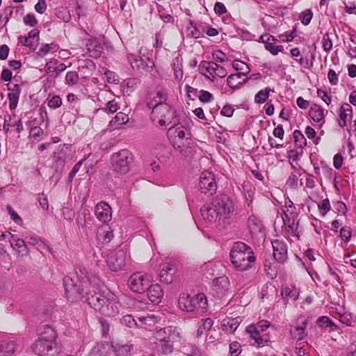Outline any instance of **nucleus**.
Here are the masks:
<instances>
[{
  "mask_svg": "<svg viewBox=\"0 0 356 356\" xmlns=\"http://www.w3.org/2000/svg\"><path fill=\"white\" fill-rule=\"evenodd\" d=\"M95 215L102 222L106 223L111 220L112 211L110 205L104 202H100L95 206Z\"/></svg>",
  "mask_w": 356,
  "mask_h": 356,
  "instance_id": "17",
  "label": "nucleus"
},
{
  "mask_svg": "<svg viewBox=\"0 0 356 356\" xmlns=\"http://www.w3.org/2000/svg\"><path fill=\"white\" fill-rule=\"evenodd\" d=\"M293 138L295 139V143L296 145L300 147H303L306 145V139L305 138L304 135L298 130H296L293 133Z\"/></svg>",
  "mask_w": 356,
  "mask_h": 356,
  "instance_id": "47",
  "label": "nucleus"
},
{
  "mask_svg": "<svg viewBox=\"0 0 356 356\" xmlns=\"http://www.w3.org/2000/svg\"><path fill=\"white\" fill-rule=\"evenodd\" d=\"M261 40L264 43L266 49L273 55H277L279 52H282L284 50L282 46L275 45L277 40L272 35L261 36Z\"/></svg>",
  "mask_w": 356,
  "mask_h": 356,
  "instance_id": "26",
  "label": "nucleus"
},
{
  "mask_svg": "<svg viewBox=\"0 0 356 356\" xmlns=\"http://www.w3.org/2000/svg\"><path fill=\"white\" fill-rule=\"evenodd\" d=\"M178 307L182 311L193 313H203L207 307V300L202 293L191 298L186 293H181L178 299Z\"/></svg>",
  "mask_w": 356,
  "mask_h": 356,
  "instance_id": "4",
  "label": "nucleus"
},
{
  "mask_svg": "<svg viewBox=\"0 0 356 356\" xmlns=\"http://www.w3.org/2000/svg\"><path fill=\"white\" fill-rule=\"evenodd\" d=\"M58 49V45L54 42L50 44H42L38 49L35 51V55L38 57L43 58L49 53L56 52Z\"/></svg>",
  "mask_w": 356,
  "mask_h": 356,
  "instance_id": "35",
  "label": "nucleus"
},
{
  "mask_svg": "<svg viewBox=\"0 0 356 356\" xmlns=\"http://www.w3.org/2000/svg\"><path fill=\"white\" fill-rule=\"evenodd\" d=\"M74 277L64 278V286L67 300L71 302L85 298L88 305L106 316L118 312V297L104 287L99 279L89 275L86 268H76Z\"/></svg>",
  "mask_w": 356,
  "mask_h": 356,
  "instance_id": "1",
  "label": "nucleus"
},
{
  "mask_svg": "<svg viewBox=\"0 0 356 356\" xmlns=\"http://www.w3.org/2000/svg\"><path fill=\"white\" fill-rule=\"evenodd\" d=\"M56 339V332L49 325L42 326L39 333L38 340H40V341H46V347L47 350H54L53 346H57Z\"/></svg>",
  "mask_w": 356,
  "mask_h": 356,
  "instance_id": "15",
  "label": "nucleus"
},
{
  "mask_svg": "<svg viewBox=\"0 0 356 356\" xmlns=\"http://www.w3.org/2000/svg\"><path fill=\"white\" fill-rule=\"evenodd\" d=\"M216 65L214 62L202 61L200 65V73L208 79L213 80Z\"/></svg>",
  "mask_w": 356,
  "mask_h": 356,
  "instance_id": "32",
  "label": "nucleus"
},
{
  "mask_svg": "<svg viewBox=\"0 0 356 356\" xmlns=\"http://www.w3.org/2000/svg\"><path fill=\"white\" fill-rule=\"evenodd\" d=\"M270 323L266 321H261L257 325H250L247 327V332L258 346H263L269 341V337L266 334H261L269 327Z\"/></svg>",
  "mask_w": 356,
  "mask_h": 356,
  "instance_id": "9",
  "label": "nucleus"
},
{
  "mask_svg": "<svg viewBox=\"0 0 356 356\" xmlns=\"http://www.w3.org/2000/svg\"><path fill=\"white\" fill-rule=\"evenodd\" d=\"M322 43H323V48L324 51L328 52L332 49V42L327 34H325L323 37Z\"/></svg>",
  "mask_w": 356,
  "mask_h": 356,
  "instance_id": "56",
  "label": "nucleus"
},
{
  "mask_svg": "<svg viewBox=\"0 0 356 356\" xmlns=\"http://www.w3.org/2000/svg\"><path fill=\"white\" fill-rule=\"evenodd\" d=\"M353 118L352 107L348 104H343L341 106L339 112L338 124L343 128L347 125V122L350 121Z\"/></svg>",
  "mask_w": 356,
  "mask_h": 356,
  "instance_id": "23",
  "label": "nucleus"
},
{
  "mask_svg": "<svg viewBox=\"0 0 356 356\" xmlns=\"http://www.w3.org/2000/svg\"><path fill=\"white\" fill-rule=\"evenodd\" d=\"M229 280L227 277L222 276L215 279L212 284V290L218 296L224 295L229 289Z\"/></svg>",
  "mask_w": 356,
  "mask_h": 356,
  "instance_id": "24",
  "label": "nucleus"
},
{
  "mask_svg": "<svg viewBox=\"0 0 356 356\" xmlns=\"http://www.w3.org/2000/svg\"><path fill=\"white\" fill-rule=\"evenodd\" d=\"M248 227L252 234L261 232L262 227L261 222L254 216H251L248 219Z\"/></svg>",
  "mask_w": 356,
  "mask_h": 356,
  "instance_id": "41",
  "label": "nucleus"
},
{
  "mask_svg": "<svg viewBox=\"0 0 356 356\" xmlns=\"http://www.w3.org/2000/svg\"><path fill=\"white\" fill-rule=\"evenodd\" d=\"M272 245L275 259L280 262H284L287 258L286 244L283 241L277 239L272 241Z\"/></svg>",
  "mask_w": 356,
  "mask_h": 356,
  "instance_id": "22",
  "label": "nucleus"
},
{
  "mask_svg": "<svg viewBox=\"0 0 356 356\" xmlns=\"http://www.w3.org/2000/svg\"><path fill=\"white\" fill-rule=\"evenodd\" d=\"M318 208L321 216H325L331 208L329 200L327 198L323 200L318 204Z\"/></svg>",
  "mask_w": 356,
  "mask_h": 356,
  "instance_id": "50",
  "label": "nucleus"
},
{
  "mask_svg": "<svg viewBox=\"0 0 356 356\" xmlns=\"http://www.w3.org/2000/svg\"><path fill=\"white\" fill-rule=\"evenodd\" d=\"M245 75V72L231 74L227 79V85L233 90L240 88L245 82V79L243 78Z\"/></svg>",
  "mask_w": 356,
  "mask_h": 356,
  "instance_id": "29",
  "label": "nucleus"
},
{
  "mask_svg": "<svg viewBox=\"0 0 356 356\" xmlns=\"http://www.w3.org/2000/svg\"><path fill=\"white\" fill-rule=\"evenodd\" d=\"M86 47L88 51L91 54L90 56L92 57H97L100 55L102 49L101 44L96 40H88Z\"/></svg>",
  "mask_w": 356,
  "mask_h": 356,
  "instance_id": "39",
  "label": "nucleus"
},
{
  "mask_svg": "<svg viewBox=\"0 0 356 356\" xmlns=\"http://www.w3.org/2000/svg\"><path fill=\"white\" fill-rule=\"evenodd\" d=\"M21 353L22 346L15 341L1 342V354L6 355Z\"/></svg>",
  "mask_w": 356,
  "mask_h": 356,
  "instance_id": "31",
  "label": "nucleus"
},
{
  "mask_svg": "<svg viewBox=\"0 0 356 356\" xmlns=\"http://www.w3.org/2000/svg\"><path fill=\"white\" fill-rule=\"evenodd\" d=\"M132 161V153L125 149L114 153L111 159V163L113 171L119 175H125L128 173Z\"/></svg>",
  "mask_w": 356,
  "mask_h": 356,
  "instance_id": "5",
  "label": "nucleus"
},
{
  "mask_svg": "<svg viewBox=\"0 0 356 356\" xmlns=\"http://www.w3.org/2000/svg\"><path fill=\"white\" fill-rule=\"evenodd\" d=\"M181 334L178 329L175 327H167L157 331V348H159L160 353L170 354L172 352L173 344L181 340Z\"/></svg>",
  "mask_w": 356,
  "mask_h": 356,
  "instance_id": "3",
  "label": "nucleus"
},
{
  "mask_svg": "<svg viewBox=\"0 0 356 356\" xmlns=\"http://www.w3.org/2000/svg\"><path fill=\"white\" fill-rule=\"evenodd\" d=\"M79 80V76L75 72H68L65 76V83L68 85H74Z\"/></svg>",
  "mask_w": 356,
  "mask_h": 356,
  "instance_id": "52",
  "label": "nucleus"
},
{
  "mask_svg": "<svg viewBox=\"0 0 356 356\" xmlns=\"http://www.w3.org/2000/svg\"><path fill=\"white\" fill-rule=\"evenodd\" d=\"M310 118L316 122L323 124L325 122L324 110L318 105H314L309 111Z\"/></svg>",
  "mask_w": 356,
  "mask_h": 356,
  "instance_id": "36",
  "label": "nucleus"
},
{
  "mask_svg": "<svg viewBox=\"0 0 356 356\" xmlns=\"http://www.w3.org/2000/svg\"><path fill=\"white\" fill-rule=\"evenodd\" d=\"M243 191L245 193V197L248 201L252 202L253 195H254V189L249 184H244L243 186Z\"/></svg>",
  "mask_w": 356,
  "mask_h": 356,
  "instance_id": "53",
  "label": "nucleus"
},
{
  "mask_svg": "<svg viewBox=\"0 0 356 356\" xmlns=\"http://www.w3.org/2000/svg\"><path fill=\"white\" fill-rule=\"evenodd\" d=\"M106 348H111L112 350V352L108 353L110 354L114 353L117 355H124L130 353L131 346L127 344H122L119 342H113L112 343L111 346L107 343H101L97 344L92 349V353L94 354L102 355L104 353L103 350L106 349Z\"/></svg>",
  "mask_w": 356,
  "mask_h": 356,
  "instance_id": "12",
  "label": "nucleus"
},
{
  "mask_svg": "<svg viewBox=\"0 0 356 356\" xmlns=\"http://www.w3.org/2000/svg\"><path fill=\"white\" fill-rule=\"evenodd\" d=\"M327 79L329 80V82L332 85H337L338 83V76L333 70H330L327 74Z\"/></svg>",
  "mask_w": 356,
  "mask_h": 356,
  "instance_id": "64",
  "label": "nucleus"
},
{
  "mask_svg": "<svg viewBox=\"0 0 356 356\" xmlns=\"http://www.w3.org/2000/svg\"><path fill=\"white\" fill-rule=\"evenodd\" d=\"M140 59H138L134 54H129L127 56V59L133 69L140 70L143 69L146 71H151L154 67V62L153 60V52L149 51L146 47H141L140 49Z\"/></svg>",
  "mask_w": 356,
  "mask_h": 356,
  "instance_id": "6",
  "label": "nucleus"
},
{
  "mask_svg": "<svg viewBox=\"0 0 356 356\" xmlns=\"http://www.w3.org/2000/svg\"><path fill=\"white\" fill-rule=\"evenodd\" d=\"M119 108L118 102L115 99L108 101L103 110L108 113H114Z\"/></svg>",
  "mask_w": 356,
  "mask_h": 356,
  "instance_id": "46",
  "label": "nucleus"
},
{
  "mask_svg": "<svg viewBox=\"0 0 356 356\" xmlns=\"http://www.w3.org/2000/svg\"><path fill=\"white\" fill-rule=\"evenodd\" d=\"M312 17H313V13H312V10H306L301 13L300 19L304 25H308L310 23V22L312 19Z\"/></svg>",
  "mask_w": 356,
  "mask_h": 356,
  "instance_id": "51",
  "label": "nucleus"
},
{
  "mask_svg": "<svg viewBox=\"0 0 356 356\" xmlns=\"http://www.w3.org/2000/svg\"><path fill=\"white\" fill-rule=\"evenodd\" d=\"M199 99L201 102L207 103V102H211V100L213 99V96L208 91L201 90L200 96H199Z\"/></svg>",
  "mask_w": 356,
  "mask_h": 356,
  "instance_id": "61",
  "label": "nucleus"
},
{
  "mask_svg": "<svg viewBox=\"0 0 356 356\" xmlns=\"http://www.w3.org/2000/svg\"><path fill=\"white\" fill-rule=\"evenodd\" d=\"M147 109L150 112L149 117L152 121L154 120V109L156 108V101L152 98L151 100L147 101L146 104Z\"/></svg>",
  "mask_w": 356,
  "mask_h": 356,
  "instance_id": "58",
  "label": "nucleus"
},
{
  "mask_svg": "<svg viewBox=\"0 0 356 356\" xmlns=\"http://www.w3.org/2000/svg\"><path fill=\"white\" fill-rule=\"evenodd\" d=\"M172 67L174 70V75L176 79L181 80L183 78V59L181 56H177L172 63Z\"/></svg>",
  "mask_w": 356,
  "mask_h": 356,
  "instance_id": "37",
  "label": "nucleus"
},
{
  "mask_svg": "<svg viewBox=\"0 0 356 356\" xmlns=\"http://www.w3.org/2000/svg\"><path fill=\"white\" fill-rule=\"evenodd\" d=\"M7 211L10 215L11 218L17 224H21L22 222V220L20 216L14 211L11 206H7Z\"/></svg>",
  "mask_w": 356,
  "mask_h": 356,
  "instance_id": "59",
  "label": "nucleus"
},
{
  "mask_svg": "<svg viewBox=\"0 0 356 356\" xmlns=\"http://www.w3.org/2000/svg\"><path fill=\"white\" fill-rule=\"evenodd\" d=\"M285 207L286 208V211H284L285 217L283 218L284 225L286 227H288L291 229V233L295 235L296 234V227H295L294 223L293 222L292 225H287V223H286V218L289 221V218L288 216L287 212L290 211V209H294L293 203L290 200H286Z\"/></svg>",
  "mask_w": 356,
  "mask_h": 356,
  "instance_id": "40",
  "label": "nucleus"
},
{
  "mask_svg": "<svg viewBox=\"0 0 356 356\" xmlns=\"http://www.w3.org/2000/svg\"><path fill=\"white\" fill-rule=\"evenodd\" d=\"M177 117L171 119L172 122L169 124H173L168 130V136L173 142L177 139L183 140L185 138L186 132L185 129L179 124H177Z\"/></svg>",
  "mask_w": 356,
  "mask_h": 356,
  "instance_id": "21",
  "label": "nucleus"
},
{
  "mask_svg": "<svg viewBox=\"0 0 356 356\" xmlns=\"http://www.w3.org/2000/svg\"><path fill=\"white\" fill-rule=\"evenodd\" d=\"M46 346V341L37 340L32 346L33 353L38 356L54 355L61 353L58 346H53L54 350H47Z\"/></svg>",
  "mask_w": 356,
  "mask_h": 356,
  "instance_id": "19",
  "label": "nucleus"
},
{
  "mask_svg": "<svg viewBox=\"0 0 356 356\" xmlns=\"http://www.w3.org/2000/svg\"><path fill=\"white\" fill-rule=\"evenodd\" d=\"M126 253L120 250L108 254L106 262L108 268L114 272L121 270L125 266Z\"/></svg>",
  "mask_w": 356,
  "mask_h": 356,
  "instance_id": "13",
  "label": "nucleus"
},
{
  "mask_svg": "<svg viewBox=\"0 0 356 356\" xmlns=\"http://www.w3.org/2000/svg\"><path fill=\"white\" fill-rule=\"evenodd\" d=\"M47 9V4L44 0H39L35 6V10L38 13L42 14Z\"/></svg>",
  "mask_w": 356,
  "mask_h": 356,
  "instance_id": "63",
  "label": "nucleus"
},
{
  "mask_svg": "<svg viewBox=\"0 0 356 356\" xmlns=\"http://www.w3.org/2000/svg\"><path fill=\"white\" fill-rule=\"evenodd\" d=\"M176 268L171 263H164L161 265V270L159 273L160 280L164 283H170L172 276L176 273Z\"/></svg>",
  "mask_w": 356,
  "mask_h": 356,
  "instance_id": "25",
  "label": "nucleus"
},
{
  "mask_svg": "<svg viewBox=\"0 0 356 356\" xmlns=\"http://www.w3.org/2000/svg\"><path fill=\"white\" fill-rule=\"evenodd\" d=\"M201 216L204 223L207 226L219 228L225 225L212 203L201 209Z\"/></svg>",
  "mask_w": 356,
  "mask_h": 356,
  "instance_id": "10",
  "label": "nucleus"
},
{
  "mask_svg": "<svg viewBox=\"0 0 356 356\" xmlns=\"http://www.w3.org/2000/svg\"><path fill=\"white\" fill-rule=\"evenodd\" d=\"M24 22L26 25L34 26L37 24V20L33 14H28L24 17Z\"/></svg>",
  "mask_w": 356,
  "mask_h": 356,
  "instance_id": "62",
  "label": "nucleus"
},
{
  "mask_svg": "<svg viewBox=\"0 0 356 356\" xmlns=\"http://www.w3.org/2000/svg\"><path fill=\"white\" fill-rule=\"evenodd\" d=\"M200 190L205 194H213L217 189V184L213 175L210 172H203L200 177Z\"/></svg>",
  "mask_w": 356,
  "mask_h": 356,
  "instance_id": "14",
  "label": "nucleus"
},
{
  "mask_svg": "<svg viewBox=\"0 0 356 356\" xmlns=\"http://www.w3.org/2000/svg\"><path fill=\"white\" fill-rule=\"evenodd\" d=\"M129 120L127 114L123 112H118L115 116L110 121L108 127L111 130L121 129Z\"/></svg>",
  "mask_w": 356,
  "mask_h": 356,
  "instance_id": "27",
  "label": "nucleus"
},
{
  "mask_svg": "<svg viewBox=\"0 0 356 356\" xmlns=\"http://www.w3.org/2000/svg\"><path fill=\"white\" fill-rule=\"evenodd\" d=\"M317 96L320 97L323 102H325V103L327 105L331 103V96L327 91H325L322 89H318Z\"/></svg>",
  "mask_w": 356,
  "mask_h": 356,
  "instance_id": "54",
  "label": "nucleus"
},
{
  "mask_svg": "<svg viewBox=\"0 0 356 356\" xmlns=\"http://www.w3.org/2000/svg\"><path fill=\"white\" fill-rule=\"evenodd\" d=\"M308 321L303 317H299L295 325L291 326L290 333L293 339L300 341L306 337L305 329Z\"/></svg>",
  "mask_w": 356,
  "mask_h": 356,
  "instance_id": "16",
  "label": "nucleus"
},
{
  "mask_svg": "<svg viewBox=\"0 0 356 356\" xmlns=\"http://www.w3.org/2000/svg\"><path fill=\"white\" fill-rule=\"evenodd\" d=\"M96 237L102 243H108L113 238V231L108 226H101L97 229Z\"/></svg>",
  "mask_w": 356,
  "mask_h": 356,
  "instance_id": "28",
  "label": "nucleus"
},
{
  "mask_svg": "<svg viewBox=\"0 0 356 356\" xmlns=\"http://www.w3.org/2000/svg\"><path fill=\"white\" fill-rule=\"evenodd\" d=\"M230 258L234 266L241 271L252 268L255 261L252 249L242 242L234 244L230 252Z\"/></svg>",
  "mask_w": 356,
  "mask_h": 356,
  "instance_id": "2",
  "label": "nucleus"
},
{
  "mask_svg": "<svg viewBox=\"0 0 356 356\" xmlns=\"http://www.w3.org/2000/svg\"><path fill=\"white\" fill-rule=\"evenodd\" d=\"M242 319L239 316L225 318L222 321V330L227 333H233L237 329Z\"/></svg>",
  "mask_w": 356,
  "mask_h": 356,
  "instance_id": "30",
  "label": "nucleus"
},
{
  "mask_svg": "<svg viewBox=\"0 0 356 356\" xmlns=\"http://www.w3.org/2000/svg\"><path fill=\"white\" fill-rule=\"evenodd\" d=\"M281 293L287 301H295L299 296V290L293 285L284 286L282 288Z\"/></svg>",
  "mask_w": 356,
  "mask_h": 356,
  "instance_id": "33",
  "label": "nucleus"
},
{
  "mask_svg": "<svg viewBox=\"0 0 356 356\" xmlns=\"http://www.w3.org/2000/svg\"><path fill=\"white\" fill-rule=\"evenodd\" d=\"M20 92V87L18 84H15L10 90L8 97L9 100V107L11 110H13L17 107Z\"/></svg>",
  "mask_w": 356,
  "mask_h": 356,
  "instance_id": "34",
  "label": "nucleus"
},
{
  "mask_svg": "<svg viewBox=\"0 0 356 356\" xmlns=\"http://www.w3.org/2000/svg\"><path fill=\"white\" fill-rule=\"evenodd\" d=\"M99 72L103 73L105 75L108 83L118 84L120 83V77L114 72L102 68V71H99Z\"/></svg>",
  "mask_w": 356,
  "mask_h": 356,
  "instance_id": "42",
  "label": "nucleus"
},
{
  "mask_svg": "<svg viewBox=\"0 0 356 356\" xmlns=\"http://www.w3.org/2000/svg\"><path fill=\"white\" fill-rule=\"evenodd\" d=\"M270 90H271L270 88H266L265 89L259 91L254 97L255 102L257 104H262L265 102L269 97Z\"/></svg>",
  "mask_w": 356,
  "mask_h": 356,
  "instance_id": "45",
  "label": "nucleus"
},
{
  "mask_svg": "<svg viewBox=\"0 0 356 356\" xmlns=\"http://www.w3.org/2000/svg\"><path fill=\"white\" fill-rule=\"evenodd\" d=\"M152 281V277L150 275L136 273L129 278L128 285L132 291L140 293L147 290Z\"/></svg>",
  "mask_w": 356,
  "mask_h": 356,
  "instance_id": "11",
  "label": "nucleus"
},
{
  "mask_svg": "<svg viewBox=\"0 0 356 356\" xmlns=\"http://www.w3.org/2000/svg\"><path fill=\"white\" fill-rule=\"evenodd\" d=\"M25 240L29 245L35 246L36 248L41 252H42V251L47 248L44 243L36 235H27L25 236Z\"/></svg>",
  "mask_w": 356,
  "mask_h": 356,
  "instance_id": "38",
  "label": "nucleus"
},
{
  "mask_svg": "<svg viewBox=\"0 0 356 356\" xmlns=\"http://www.w3.org/2000/svg\"><path fill=\"white\" fill-rule=\"evenodd\" d=\"M168 95L165 91L157 92V108L159 106V113H164L159 123L161 126L169 125L171 119L176 118V112L170 104L167 102Z\"/></svg>",
  "mask_w": 356,
  "mask_h": 356,
  "instance_id": "7",
  "label": "nucleus"
},
{
  "mask_svg": "<svg viewBox=\"0 0 356 356\" xmlns=\"http://www.w3.org/2000/svg\"><path fill=\"white\" fill-rule=\"evenodd\" d=\"M340 314V321L342 323H344L348 326L353 325V316L351 313L348 312H343V313H339Z\"/></svg>",
  "mask_w": 356,
  "mask_h": 356,
  "instance_id": "48",
  "label": "nucleus"
},
{
  "mask_svg": "<svg viewBox=\"0 0 356 356\" xmlns=\"http://www.w3.org/2000/svg\"><path fill=\"white\" fill-rule=\"evenodd\" d=\"M140 321L145 325V328L149 329L154 327L156 323V319L154 315L143 316L139 318Z\"/></svg>",
  "mask_w": 356,
  "mask_h": 356,
  "instance_id": "49",
  "label": "nucleus"
},
{
  "mask_svg": "<svg viewBox=\"0 0 356 356\" xmlns=\"http://www.w3.org/2000/svg\"><path fill=\"white\" fill-rule=\"evenodd\" d=\"M121 323L129 327H134L137 324L133 317L130 315H126L121 319Z\"/></svg>",
  "mask_w": 356,
  "mask_h": 356,
  "instance_id": "55",
  "label": "nucleus"
},
{
  "mask_svg": "<svg viewBox=\"0 0 356 356\" xmlns=\"http://www.w3.org/2000/svg\"><path fill=\"white\" fill-rule=\"evenodd\" d=\"M340 237L344 241H348L351 237L350 228L348 227H342L340 230Z\"/></svg>",
  "mask_w": 356,
  "mask_h": 356,
  "instance_id": "57",
  "label": "nucleus"
},
{
  "mask_svg": "<svg viewBox=\"0 0 356 356\" xmlns=\"http://www.w3.org/2000/svg\"><path fill=\"white\" fill-rule=\"evenodd\" d=\"M213 324V322L211 318L202 320L201 325L197 331V336H201L204 332L209 330L211 328Z\"/></svg>",
  "mask_w": 356,
  "mask_h": 356,
  "instance_id": "44",
  "label": "nucleus"
},
{
  "mask_svg": "<svg viewBox=\"0 0 356 356\" xmlns=\"http://www.w3.org/2000/svg\"><path fill=\"white\" fill-rule=\"evenodd\" d=\"M39 31L32 30L29 33L28 36H19L18 40L24 46L35 51L39 43Z\"/></svg>",
  "mask_w": 356,
  "mask_h": 356,
  "instance_id": "20",
  "label": "nucleus"
},
{
  "mask_svg": "<svg viewBox=\"0 0 356 356\" xmlns=\"http://www.w3.org/2000/svg\"><path fill=\"white\" fill-rule=\"evenodd\" d=\"M8 236L10 246L15 251L17 257H25L29 254L28 248L23 239L15 237L11 233H8Z\"/></svg>",
  "mask_w": 356,
  "mask_h": 356,
  "instance_id": "18",
  "label": "nucleus"
},
{
  "mask_svg": "<svg viewBox=\"0 0 356 356\" xmlns=\"http://www.w3.org/2000/svg\"><path fill=\"white\" fill-rule=\"evenodd\" d=\"M47 101L48 106L52 109H56L62 105V99L58 95H49Z\"/></svg>",
  "mask_w": 356,
  "mask_h": 356,
  "instance_id": "43",
  "label": "nucleus"
},
{
  "mask_svg": "<svg viewBox=\"0 0 356 356\" xmlns=\"http://www.w3.org/2000/svg\"><path fill=\"white\" fill-rule=\"evenodd\" d=\"M211 203L225 224L234 214L235 209L233 201L227 195H222L216 197Z\"/></svg>",
  "mask_w": 356,
  "mask_h": 356,
  "instance_id": "8",
  "label": "nucleus"
},
{
  "mask_svg": "<svg viewBox=\"0 0 356 356\" xmlns=\"http://www.w3.org/2000/svg\"><path fill=\"white\" fill-rule=\"evenodd\" d=\"M188 35L194 38H198L201 35L200 31L192 24L187 28Z\"/></svg>",
  "mask_w": 356,
  "mask_h": 356,
  "instance_id": "60",
  "label": "nucleus"
}]
</instances>
